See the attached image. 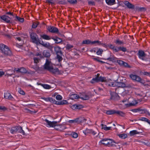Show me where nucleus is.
Returning <instances> with one entry per match:
<instances>
[{
  "mask_svg": "<svg viewBox=\"0 0 150 150\" xmlns=\"http://www.w3.org/2000/svg\"><path fill=\"white\" fill-rule=\"evenodd\" d=\"M21 133L23 135H25L24 131L23 130L22 127L20 126H15L11 127V133L12 134L16 133L17 132Z\"/></svg>",
  "mask_w": 150,
  "mask_h": 150,
  "instance_id": "nucleus-4",
  "label": "nucleus"
},
{
  "mask_svg": "<svg viewBox=\"0 0 150 150\" xmlns=\"http://www.w3.org/2000/svg\"><path fill=\"white\" fill-rule=\"evenodd\" d=\"M108 47L110 49L113 50L115 52H117V47H115L113 46L112 44L108 45Z\"/></svg>",
  "mask_w": 150,
  "mask_h": 150,
  "instance_id": "nucleus-27",
  "label": "nucleus"
},
{
  "mask_svg": "<svg viewBox=\"0 0 150 150\" xmlns=\"http://www.w3.org/2000/svg\"><path fill=\"white\" fill-rule=\"evenodd\" d=\"M101 126L102 127V129H103L107 131L111 129V127H107L106 125L102 124Z\"/></svg>",
  "mask_w": 150,
  "mask_h": 150,
  "instance_id": "nucleus-35",
  "label": "nucleus"
},
{
  "mask_svg": "<svg viewBox=\"0 0 150 150\" xmlns=\"http://www.w3.org/2000/svg\"><path fill=\"white\" fill-rule=\"evenodd\" d=\"M61 120V119H60V121L58 122L55 121L51 122L46 119L45 120V121L46 122L47 124L50 127H55V126L60 125H58L57 124L58 122H59V121H60Z\"/></svg>",
  "mask_w": 150,
  "mask_h": 150,
  "instance_id": "nucleus-12",
  "label": "nucleus"
},
{
  "mask_svg": "<svg viewBox=\"0 0 150 150\" xmlns=\"http://www.w3.org/2000/svg\"><path fill=\"white\" fill-rule=\"evenodd\" d=\"M104 82L103 81V79H99L98 77H95L93 78L92 80L91 81L90 83H93L95 82Z\"/></svg>",
  "mask_w": 150,
  "mask_h": 150,
  "instance_id": "nucleus-20",
  "label": "nucleus"
},
{
  "mask_svg": "<svg viewBox=\"0 0 150 150\" xmlns=\"http://www.w3.org/2000/svg\"><path fill=\"white\" fill-rule=\"evenodd\" d=\"M71 135L73 137L75 138H76L78 136L77 134L75 132L72 133Z\"/></svg>",
  "mask_w": 150,
  "mask_h": 150,
  "instance_id": "nucleus-54",
  "label": "nucleus"
},
{
  "mask_svg": "<svg viewBox=\"0 0 150 150\" xmlns=\"http://www.w3.org/2000/svg\"><path fill=\"white\" fill-rule=\"evenodd\" d=\"M108 45L106 44L105 43H102L101 42V44H100V45H102L103 47L106 48L108 47Z\"/></svg>",
  "mask_w": 150,
  "mask_h": 150,
  "instance_id": "nucleus-63",
  "label": "nucleus"
},
{
  "mask_svg": "<svg viewBox=\"0 0 150 150\" xmlns=\"http://www.w3.org/2000/svg\"><path fill=\"white\" fill-rule=\"evenodd\" d=\"M42 54L43 58L45 57L47 58H50L51 55L50 52L48 50H44L42 52Z\"/></svg>",
  "mask_w": 150,
  "mask_h": 150,
  "instance_id": "nucleus-17",
  "label": "nucleus"
},
{
  "mask_svg": "<svg viewBox=\"0 0 150 150\" xmlns=\"http://www.w3.org/2000/svg\"><path fill=\"white\" fill-rule=\"evenodd\" d=\"M117 63L120 66H122L124 61L121 60H117Z\"/></svg>",
  "mask_w": 150,
  "mask_h": 150,
  "instance_id": "nucleus-60",
  "label": "nucleus"
},
{
  "mask_svg": "<svg viewBox=\"0 0 150 150\" xmlns=\"http://www.w3.org/2000/svg\"><path fill=\"white\" fill-rule=\"evenodd\" d=\"M124 4L129 9H134L135 8V6L128 1H124Z\"/></svg>",
  "mask_w": 150,
  "mask_h": 150,
  "instance_id": "nucleus-15",
  "label": "nucleus"
},
{
  "mask_svg": "<svg viewBox=\"0 0 150 150\" xmlns=\"http://www.w3.org/2000/svg\"><path fill=\"white\" fill-rule=\"evenodd\" d=\"M139 120L146 122L150 125V120L144 117H141Z\"/></svg>",
  "mask_w": 150,
  "mask_h": 150,
  "instance_id": "nucleus-45",
  "label": "nucleus"
},
{
  "mask_svg": "<svg viewBox=\"0 0 150 150\" xmlns=\"http://www.w3.org/2000/svg\"><path fill=\"white\" fill-rule=\"evenodd\" d=\"M47 29L49 32L51 33L58 35L60 34L58 29L55 26H49L47 27Z\"/></svg>",
  "mask_w": 150,
  "mask_h": 150,
  "instance_id": "nucleus-9",
  "label": "nucleus"
},
{
  "mask_svg": "<svg viewBox=\"0 0 150 150\" xmlns=\"http://www.w3.org/2000/svg\"><path fill=\"white\" fill-rule=\"evenodd\" d=\"M0 18L7 23L11 24L12 25H13L16 23L14 21L11 19V18H10L8 16L4 15L0 16Z\"/></svg>",
  "mask_w": 150,
  "mask_h": 150,
  "instance_id": "nucleus-5",
  "label": "nucleus"
},
{
  "mask_svg": "<svg viewBox=\"0 0 150 150\" xmlns=\"http://www.w3.org/2000/svg\"><path fill=\"white\" fill-rule=\"evenodd\" d=\"M58 3L60 4H67V2L65 0H61V1H59Z\"/></svg>",
  "mask_w": 150,
  "mask_h": 150,
  "instance_id": "nucleus-52",
  "label": "nucleus"
},
{
  "mask_svg": "<svg viewBox=\"0 0 150 150\" xmlns=\"http://www.w3.org/2000/svg\"><path fill=\"white\" fill-rule=\"evenodd\" d=\"M122 66L126 68H130L131 67L127 63L124 62V63H123V64Z\"/></svg>",
  "mask_w": 150,
  "mask_h": 150,
  "instance_id": "nucleus-51",
  "label": "nucleus"
},
{
  "mask_svg": "<svg viewBox=\"0 0 150 150\" xmlns=\"http://www.w3.org/2000/svg\"><path fill=\"white\" fill-rule=\"evenodd\" d=\"M88 3V4L90 5L94 6L95 5V2L93 1H89Z\"/></svg>",
  "mask_w": 150,
  "mask_h": 150,
  "instance_id": "nucleus-61",
  "label": "nucleus"
},
{
  "mask_svg": "<svg viewBox=\"0 0 150 150\" xmlns=\"http://www.w3.org/2000/svg\"><path fill=\"white\" fill-rule=\"evenodd\" d=\"M97 49L96 48L94 47L90 50L89 51L91 52H96Z\"/></svg>",
  "mask_w": 150,
  "mask_h": 150,
  "instance_id": "nucleus-62",
  "label": "nucleus"
},
{
  "mask_svg": "<svg viewBox=\"0 0 150 150\" xmlns=\"http://www.w3.org/2000/svg\"><path fill=\"white\" fill-rule=\"evenodd\" d=\"M16 71L17 73L20 72L22 74L28 73H29L28 72V71L26 70V69L24 67H21L20 68H15L13 71H12V73L11 74L7 73V74L8 76H11L12 75L14 74L15 71Z\"/></svg>",
  "mask_w": 150,
  "mask_h": 150,
  "instance_id": "nucleus-6",
  "label": "nucleus"
},
{
  "mask_svg": "<svg viewBox=\"0 0 150 150\" xmlns=\"http://www.w3.org/2000/svg\"><path fill=\"white\" fill-rule=\"evenodd\" d=\"M56 98L57 100H61L62 98V97L60 95H57L56 97Z\"/></svg>",
  "mask_w": 150,
  "mask_h": 150,
  "instance_id": "nucleus-53",
  "label": "nucleus"
},
{
  "mask_svg": "<svg viewBox=\"0 0 150 150\" xmlns=\"http://www.w3.org/2000/svg\"><path fill=\"white\" fill-rule=\"evenodd\" d=\"M42 99L46 101H49L52 103L57 105V101H56L54 99L52 98L48 97V98H42Z\"/></svg>",
  "mask_w": 150,
  "mask_h": 150,
  "instance_id": "nucleus-14",
  "label": "nucleus"
},
{
  "mask_svg": "<svg viewBox=\"0 0 150 150\" xmlns=\"http://www.w3.org/2000/svg\"><path fill=\"white\" fill-rule=\"evenodd\" d=\"M52 39L54 40L55 42V43L56 44H59L62 42V39L58 37L57 36L52 37Z\"/></svg>",
  "mask_w": 150,
  "mask_h": 150,
  "instance_id": "nucleus-18",
  "label": "nucleus"
},
{
  "mask_svg": "<svg viewBox=\"0 0 150 150\" xmlns=\"http://www.w3.org/2000/svg\"><path fill=\"white\" fill-rule=\"evenodd\" d=\"M33 59L35 63H36L39 62V60H40V59L37 57H34Z\"/></svg>",
  "mask_w": 150,
  "mask_h": 150,
  "instance_id": "nucleus-58",
  "label": "nucleus"
},
{
  "mask_svg": "<svg viewBox=\"0 0 150 150\" xmlns=\"http://www.w3.org/2000/svg\"><path fill=\"white\" fill-rule=\"evenodd\" d=\"M92 129H89L88 128H86L85 131H83V133L85 134H91L92 131Z\"/></svg>",
  "mask_w": 150,
  "mask_h": 150,
  "instance_id": "nucleus-47",
  "label": "nucleus"
},
{
  "mask_svg": "<svg viewBox=\"0 0 150 150\" xmlns=\"http://www.w3.org/2000/svg\"><path fill=\"white\" fill-rule=\"evenodd\" d=\"M101 42L99 40H95L92 41V45H95L96 46L98 45L100 46L101 44Z\"/></svg>",
  "mask_w": 150,
  "mask_h": 150,
  "instance_id": "nucleus-41",
  "label": "nucleus"
},
{
  "mask_svg": "<svg viewBox=\"0 0 150 150\" xmlns=\"http://www.w3.org/2000/svg\"><path fill=\"white\" fill-rule=\"evenodd\" d=\"M105 59H107L109 60L110 61L112 62H116L117 58L113 55H110L109 57Z\"/></svg>",
  "mask_w": 150,
  "mask_h": 150,
  "instance_id": "nucleus-21",
  "label": "nucleus"
},
{
  "mask_svg": "<svg viewBox=\"0 0 150 150\" xmlns=\"http://www.w3.org/2000/svg\"><path fill=\"white\" fill-rule=\"evenodd\" d=\"M146 10V9L144 7H140L139 11H145Z\"/></svg>",
  "mask_w": 150,
  "mask_h": 150,
  "instance_id": "nucleus-64",
  "label": "nucleus"
},
{
  "mask_svg": "<svg viewBox=\"0 0 150 150\" xmlns=\"http://www.w3.org/2000/svg\"><path fill=\"white\" fill-rule=\"evenodd\" d=\"M111 97L110 99L114 100H117L120 99V96L118 94L115 92H111L110 93Z\"/></svg>",
  "mask_w": 150,
  "mask_h": 150,
  "instance_id": "nucleus-13",
  "label": "nucleus"
},
{
  "mask_svg": "<svg viewBox=\"0 0 150 150\" xmlns=\"http://www.w3.org/2000/svg\"><path fill=\"white\" fill-rule=\"evenodd\" d=\"M98 50L96 52V54L98 55H101L102 52H103V50L100 48H97Z\"/></svg>",
  "mask_w": 150,
  "mask_h": 150,
  "instance_id": "nucleus-46",
  "label": "nucleus"
},
{
  "mask_svg": "<svg viewBox=\"0 0 150 150\" xmlns=\"http://www.w3.org/2000/svg\"><path fill=\"white\" fill-rule=\"evenodd\" d=\"M70 98L71 99L74 100L80 98V97L78 95L74 94L71 95L70 96Z\"/></svg>",
  "mask_w": 150,
  "mask_h": 150,
  "instance_id": "nucleus-28",
  "label": "nucleus"
},
{
  "mask_svg": "<svg viewBox=\"0 0 150 150\" xmlns=\"http://www.w3.org/2000/svg\"><path fill=\"white\" fill-rule=\"evenodd\" d=\"M0 49L4 55L11 56L12 55L11 51L6 45L3 44H0Z\"/></svg>",
  "mask_w": 150,
  "mask_h": 150,
  "instance_id": "nucleus-2",
  "label": "nucleus"
},
{
  "mask_svg": "<svg viewBox=\"0 0 150 150\" xmlns=\"http://www.w3.org/2000/svg\"><path fill=\"white\" fill-rule=\"evenodd\" d=\"M4 98L9 100H12L13 99V97L11 95L10 93L7 92L4 93Z\"/></svg>",
  "mask_w": 150,
  "mask_h": 150,
  "instance_id": "nucleus-19",
  "label": "nucleus"
},
{
  "mask_svg": "<svg viewBox=\"0 0 150 150\" xmlns=\"http://www.w3.org/2000/svg\"><path fill=\"white\" fill-rule=\"evenodd\" d=\"M40 36L41 38L46 40H50L52 39V37H51L50 36L46 34L40 35Z\"/></svg>",
  "mask_w": 150,
  "mask_h": 150,
  "instance_id": "nucleus-26",
  "label": "nucleus"
},
{
  "mask_svg": "<svg viewBox=\"0 0 150 150\" xmlns=\"http://www.w3.org/2000/svg\"><path fill=\"white\" fill-rule=\"evenodd\" d=\"M146 110L145 109H141V110H140V114H144L146 113Z\"/></svg>",
  "mask_w": 150,
  "mask_h": 150,
  "instance_id": "nucleus-59",
  "label": "nucleus"
},
{
  "mask_svg": "<svg viewBox=\"0 0 150 150\" xmlns=\"http://www.w3.org/2000/svg\"><path fill=\"white\" fill-rule=\"evenodd\" d=\"M39 23H40L38 21L33 22L32 25V28L34 29L35 28H37L38 25H39Z\"/></svg>",
  "mask_w": 150,
  "mask_h": 150,
  "instance_id": "nucleus-43",
  "label": "nucleus"
},
{
  "mask_svg": "<svg viewBox=\"0 0 150 150\" xmlns=\"http://www.w3.org/2000/svg\"><path fill=\"white\" fill-rule=\"evenodd\" d=\"M86 120L84 117H79L76 118L73 120H71L69 121V122L70 123H77L80 124L81 123L83 122Z\"/></svg>",
  "mask_w": 150,
  "mask_h": 150,
  "instance_id": "nucleus-11",
  "label": "nucleus"
},
{
  "mask_svg": "<svg viewBox=\"0 0 150 150\" xmlns=\"http://www.w3.org/2000/svg\"><path fill=\"white\" fill-rule=\"evenodd\" d=\"M76 109L80 110L83 108V106L81 105L76 104Z\"/></svg>",
  "mask_w": 150,
  "mask_h": 150,
  "instance_id": "nucleus-55",
  "label": "nucleus"
},
{
  "mask_svg": "<svg viewBox=\"0 0 150 150\" xmlns=\"http://www.w3.org/2000/svg\"><path fill=\"white\" fill-rule=\"evenodd\" d=\"M117 50H118L117 52L119 50L122 51L123 52H125L127 51L126 48L124 47H117Z\"/></svg>",
  "mask_w": 150,
  "mask_h": 150,
  "instance_id": "nucleus-42",
  "label": "nucleus"
},
{
  "mask_svg": "<svg viewBox=\"0 0 150 150\" xmlns=\"http://www.w3.org/2000/svg\"><path fill=\"white\" fill-rule=\"evenodd\" d=\"M83 44H86L87 45L91 44L92 45V41L88 39L83 40V41L81 45Z\"/></svg>",
  "mask_w": 150,
  "mask_h": 150,
  "instance_id": "nucleus-25",
  "label": "nucleus"
},
{
  "mask_svg": "<svg viewBox=\"0 0 150 150\" xmlns=\"http://www.w3.org/2000/svg\"><path fill=\"white\" fill-rule=\"evenodd\" d=\"M57 105H64L65 104H68V103L66 100H63L61 101H57Z\"/></svg>",
  "mask_w": 150,
  "mask_h": 150,
  "instance_id": "nucleus-29",
  "label": "nucleus"
},
{
  "mask_svg": "<svg viewBox=\"0 0 150 150\" xmlns=\"http://www.w3.org/2000/svg\"><path fill=\"white\" fill-rule=\"evenodd\" d=\"M141 133H142V132H138L137 130H133L130 131L129 134L130 136H132L136 134H139Z\"/></svg>",
  "mask_w": 150,
  "mask_h": 150,
  "instance_id": "nucleus-30",
  "label": "nucleus"
},
{
  "mask_svg": "<svg viewBox=\"0 0 150 150\" xmlns=\"http://www.w3.org/2000/svg\"><path fill=\"white\" fill-rule=\"evenodd\" d=\"M30 35L31 42L36 45L39 42L40 40L41 39V38H39L38 35H37L36 33L34 32H30Z\"/></svg>",
  "mask_w": 150,
  "mask_h": 150,
  "instance_id": "nucleus-3",
  "label": "nucleus"
},
{
  "mask_svg": "<svg viewBox=\"0 0 150 150\" xmlns=\"http://www.w3.org/2000/svg\"><path fill=\"white\" fill-rule=\"evenodd\" d=\"M117 111L115 110H108L106 111V113L107 115H112L114 114H116Z\"/></svg>",
  "mask_w": 150,
  "mask_h": 150,
  "instance_id": "nucleus-32",
  "label": "nucleus"
},
{
  "mask_svg": "<svg viewBox=\"0 0 150 150\" xmlns=\"http://www.w3.org/2000/svg\"><path fill=\"white\" fill-rule=\"evenodd\" d=\"M38 84L39 85H41L44 88L47 89H50L51 87L49 85L47 84H42L41 83H38Z\"/></svg>",
  "mask_w": 150,
  "mask_h": 150,
  "instance_id": "nucleus-38",
  "label": "nucleus"
},
{
  "mask_svg": "<svg viewBox=\"0 0 150 150\" xmlns=\"http://www.w3.org/2000/svg\"><path fill=\"white\" fill-rule=\"evenodd\" d=\"M129 76L133 80L140 82L143 84H144L145 83L144 80L141 79L139 76L137 75L131 74L129 75Z\"/></svg>",
  "mask_w": 150,
  "mask_h": 150,
  "instance_id": "nucleus-10",
  "label": "nucleus"
},
{
  "mask_svg": "<svg viewBox=\"0 0 150 150\" xmlns=\"http://www.w3.org/2000/svg\"><path fill=\"white\" fill-rule=\"evenodd\" d=\"M118 135L120 138L123 139H125L127 137V135L126 134H118Z\"/></svg>",
  "mask_w": 150,
  "mask_h": 150,
  "instance_id": "nucleus-39",
  "label": "nucleus"
},
{
  "mask_svg": "<svg viewBox=\"0 0 150 150\" xmlns=\"http://www.w3.org/2000/svg\"><path fill=\"white\" fill-rule=\"evenodd\" d=\"M80 98L83 100H88L89 98V96L85 94L84 95H82V96L80 97Z\"/></svg>",
  "mask_w": 150,
  "mask_h": 150,
  "instance_id": "nucleus-36",
  "label": "nucleus"
},
{
  "mask_svg": "<svg viewBox=\"0 0 150 150\" xmlns=\"http://www.w3.org/2000/svg\"><path fill=\"white\" fill-rule=\"evenodd\" d=\"M100 142L103 145L106 146H109L110 144L111 143H114L115 144H118V143L116 142L113 139H108L105 138L102 139L100 141Z\"/></svg>",
  "mask_w": 150,
  "mask_h": 150,
  "instance_id": "nucleus-8",
  "label": "nucleus"
},
{
  "mask_svg": "<svg viewBox=\"0 0 150 150\" xmlns=\"http://www.w3.org/2000/svg\"><path fill=\"white\" fill-rule=\"evenodd\" d=\"M52 67V66H50V64H45L44 65V69L46 70L49 71Z\"/></svg>",
  "mask_w": 150,
  "mask_h": 150,
  "instance_id": "nucleus-40",
  "label": "nucleus"
},
{
  "mask_svg": "<svg viewBox=\"0 0 150 150\" xmlns=\"http://www.w3.org/2000/svg\"><path fill=\"white\" fill-rule=\"evenodd\" d=\"M126 86L125 88H133L134 86V85L132 83L125 84Z\"/></svg>",
  "mask_w": 150,
  "mask_h": 150,
  "instance_id": "nucleus-50",
  "label": "nucleus"
},
{
  "mask_svg": "<svg viewBox=\"0 0 150 150\" xmlns=\"http://www.w3.org/2000/svg\"><path fill=\"white\" fill-rule=\"evenodd\" d=\"M116 114L119 115L121 117H124L125 115V113L122 111L118 110L117 111Z\"/></svg>",
  "mask_w": 150,
  "mask_h": 150,
  "instance_id": "nucleus-37",
  "label": "nucleus"
},
{
  "mask_svg": "<svg viewBox=\"0 0 150 150\" xmlns=\"http://www.w3.org/2000/svg\"><path fill=\"white\" fill-rule=\"evenodd\" d=\"M54 50L56 53V54L59 53L61 54L62 53L61 50V48L59 46H56L54 47Z\"/></svg>",
  "mask_w": 150,
  "mask_h": 150,
  "instance_id": "nucleus-22",
  "label": "nucleus"
},
{
  "mask_svg": "<svg viewBox=\"0 0 150 150\" xmlns=\"http://www.w3.org/2000/svg\"><path fill=\"white\" fill-rule=\"evenodd\" d=\"M43 46L49 49L51 51H52L53 47L48 42L44 43Z\"/></svg>",
  "mask_w": 150,
  "mask_h": 150,
  "instance_id": "nucleus-23",
  "label": "nucleus"
},
{
  "mask_svg": "<svg viewBox=\"0 0 150 150\" xmlns=\"http://www.w3.org/2000/svg\"><path fill=\"white\" fill-rule=\"evenodd\" d=\"M68 2L71 4H76L77 3V0H67Z\"/></svg>",
  "mask_w": 150,
  "mask_h": 150,
  "instance_id": "nucleus-49",
  "label": "nucleus"
},
{
  "mask_svg": "<svg viewBox=\"0 0 150 150\" xmlns=\"http://www.w3.org/2000/svg\"><path fill=\"white\" fill-rule=\"evenodd\" d=\"M115 42L116 44L118 45H121V44H124V42L120 40L119 39H117L115 41Z\"/></svg>",
  "mask_w": 150,
  "mask_h": 150,
  "instance_id": "nucleus-48",
  "label": "nucleus"
},
{
  "mask_svg": "<svg viewBox=\"0 0 150 150\" xmlns=\"http://www.w3.org/2000/svg\"><path fill=\"white\" fill-rule=\"evenodd\" d=\"M15 18V19L14 20V21H18L21 23H23L24 21V19L23 18H21L17 16H16Z\"/></svg>",
  "mask_w": 150,
  "mask_h": 150,
  "instance_id": "nucleus-33",
  "label": "nucleus"
},
{
  "mask_svg": "<svg viewBox=\"0 0 150 150\" xmlns=\"http://www.w3.org/2000/svg\"><path fill=\"white\" fill-rule=\"evenodd\" d=\"M118 79L115 81L114 82L110 83L108 84V85L110 86H118L119 87L125 88L126 86L125 83L122 82L117 81Z\"/></svg>",
  "mask_w": 150,
  "mask_h": 150,
  "instance_id": "nucleus-7",
  "label": "nucleus"
},
{
  "mask_svg": "<svg viewBox=\"0 0 150 150\" xmlns=\"http://www.w3.org/2000/svg\"><path fill=\"white\" fill-rule=\"evenodd\" d=\"M107 4L109 5H112L115 4V0H106Z\"/></svg>",
  "mask_w": 150,
  "mask_h": 150,
  "instance_id": "nucleus-34",
  "label": "nucleus"
},
{
  "mask_svg": "<svg viewBox=\"0 0 150 150\" xmlns=\"http://www.w3.org/2000/svg\"><path fill=\"white\" fill-rule=\"evenodd\" d=\"M137 54L140 59L145 61L146 65H150V57L148 56V57H146V54L143 50H139Z\"/></svg>",
  "mask_w": 150,
  "mask_h": 150,
  "instance_id": "nucleus-1",
  "label": "nucleus"
},
{
  "mask_svg": "<svg viewBox=\"0 0 150 150\" xmlns=\"http://www.w3.org/2000/svg\"><path fill=\"white\" fill-rule=\"evenodd\" d=\"M100 74H97L96 75H95V76L96 77H98V79H103V81L104 82H108V81L106 79L105 77H102L101 76H100Z\"/></svg>",
  "mask_w": 150,
  "mask_h": 150,
  "instance_id": "nucleus-31",
  "label": "nucleus"
},
{
  "mask_svg": "<svg viewBox=\"0 0 150 150\" xmlns=\"http://www.w3.org/2000/svg\"><path fill=\"white\" fill-rule=\"evenodd\" d=\"M49 71L53 74H60V72L58 68H54L52 66L50 68Z\"/></svg>",
  "mask_w": 150,
  "mask_h": 150,
  "instance_id": "nucleus-16",
  "label": "nucleus"
},
{
  "mask_svg": "<svg viewBox=\"0 0 150 150\" xmlns=\"http://www.w3.org/2000/svg\"><path fill=\"white\" fill-rule=\"evenodd\" d=\"M56 54L57 56L56 57V58L57 60L59 62H60L63 59V58L62 57V55H63L62 53H61V54Z\"/></svg>",
  "mask_w": 150,
  "mask_h": 150,
  "instance_id": "nucleus-24",
  "label": "nucleus"
},
{
  "mask_svg": "<svg viewBox=\"0 0 150 150\" xmlns=\"http://www.w3.org/2000/svg\"><path fill=\"white\" fill-rule=\"evenodd\" d=\"M18 92L20 94L22 95H24L25 94V92L21 88H19Z\"/></svg>",
  "mask_w": 150,
  "mask_h": 150,
  "instance_id": "nucleus-57",
  "label": "nucleus"
},
{
  "mask_svg": "<svg viewBox=\"0 0 150 150\" xmlns=\"http://www.w3.org/2000/svg\"><path fill=\"white\" fill-rule=\"evenodd\" d=\"M35 56H39L40 58H43V55L42 54L40 53H39V52H36V54L35 55Z\"/></svg>",
  "mask_w": 150,
  "mask_h": 150,
  "instance_id": "nucleus-56",
  "label": "nucleus"
},
{
  "mask_svg": "<svg viewBox=\"0 0 150 150\" xmlns=\"http://www.w3.org/2000/svg\"><path fill=\"white\" fill-rule=\"evenodd\" d=\"M74 46L73 45L70 44H67L66 45V48L67 50H70Z\"/></svg>",
  "mask_w": 150,
  "mask_h": 150,
  "instance_id": "nucleus-44",
  "label": "nucleus"
}]
</instances>
